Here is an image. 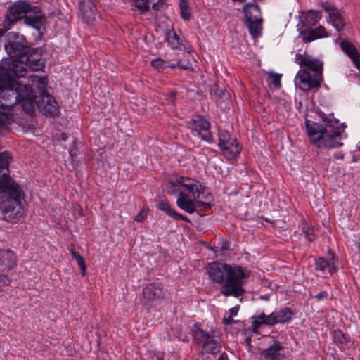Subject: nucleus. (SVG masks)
Segmentation results:
<instances>
[{
  "label": "nucleus",
  "mask_w": 360,
  "mask_h": 360,
  "mask_svg": "<svg viewBox=\"0 0 360 360\" xmlns=\"http://www.w3.org/2000/svg\"><path fill=\"white\" fill-rule=\"evenodd\" d=\"M281 75L271 72L269 74V83L272 84L276 88L281 86Z\"/></svg>",
  "instance_id": "7c9ffc66"
},
{
  "label": "nucleus",
  "mask_w": 360,
  "mask_h": 360,
  "mask_svg": "<svg viewBox=\"0 0 360 360\" xmlns=\"http://www.w3.org/2000/svg\"><path fill=\"white\" fill-rule=\"evenodd\" d=\"M300 36L304 43H309L314 40L328 37V34L322 25L316 28L308 27L299 31Z\"/></svg>",
  "instance_id": "4468645a"
},
{
  "label": "nucleus",
  "mask_w": 360,
  "mask_h": 360,
  "mask_svg": "<svg viewBox=\"0 0 360 360\" xmlns=\"http://www.w3.org/2000/svg\"><path fill=\"white\" fill-rule=\"evenodd\" d=\"M238 310H239V306H236L234 307L231 308L229 309V315L233 317L236 316Z\"/></svg>",
  "instance_id": "79ce46f5"
},
{
  "label": "nucleus",
  "mask_w": 360,
  "mask_h": 360,
  "mask_svg": "<svg viewBox=\"0 0 360 360\" xmlns=\"http://www.w3.org/2000/svg\"><path fill=\"white\" fill-rule=\"evenodd\" d=\"M24 57L23 63L26 70L27 68H30L32 70L37 71L43 67V63L38 53L33 52L29 55L25 54Z\"/></svg>",
  "instance_id": "aec40b11"
},
{
  "label": "nucleus",
  "mask_w": 360,
  "mask_h": 360,
  "mask_svg": "<svg viewBox=\"0 0 360 360\" xmlns=\"http://www.w3.org/2000/svg\"><path fill=\"white\" fill-rule=\"evenodd\" d=\"M358 248L360 250V238H359V244H358Z\"/></svg>",
  "instance_id": "5fc2aeb1"
},
{
  "label": "nucleus",
  "mask_w": 360,
  "mask_h": 360,
  "mask_svg": "<svg viewBox=\"0 0 360 360\" xmlns=\"http://www.w3.org/2000/svg\"><path fill=\"white\" fill-rule=\"evenodd\" d=\"M171 68V69H174V68H179V65H178V61L176 63H169L168 60L167 62V65H166V68Z\"/></svg>",
  "instance_id": "37998d69"
},
{
  "label": "nucleus",
  "mask_w": 360,
  "mask_h": 360,
  "mask_svg": "<svg viewBox=\"0 0 360 360\" xmlns=\"http://www.w3.org/2000/svg\"><path fill=\"white\" fill-rule=\"evenodd\" d=\"M356 148H357V149H358L359 150H360V142H359V144L357 145Z\"/></svg>",
  "instance_id": "8fccbe9b"
},
{
  "label": "nucleus",
  "mask_w": 360,
  "mask_h": 360,
  "mask_svg": "<svg viewBox=\"0 0 360 360\" xmlns=\"http://www.w3.org/2000/svg\"><path fill=\"white\" fill-rule=\"evenodd\" d=\"M219 360H228V359H227V357H226V354H223L220 356V358L219 359Z\"/></svg>",
  "instance_id": "49530a36"
},
{
  "label": "nucleus",
  "mask_w": 360,
  "mask_h": 360,
  "mask_svg": "<svg viewBox=\"0 0 360 360\" xmlns=\"http://www.w3.org/2000/svg\"><path fill=\"white\" fill-rule=\"evenodd\" d=\"M132 2V7L134 11H140L141 13L147 11L150 7V0H128Z\"/></svg>",
  "instance_id": "bb28decb"
},
{
  "label": "nucleus",
  "mask_w": 360,
  "mask_h": 360,
  "mask_svg": "<svg viewBox=\"0 0 360 360\" xmlns=\"http://www.w3.org/2000/svg\"><path fill=\"white\" fill-rule=\"evenodd\" d=\"M179 9L181 17L184 20H188L191 19V9L186 0H179Z\"/></svg>",
  "instance_id": "cd10ccee"
},
{
  "label": "nucleus",
  "mask_w": 360,
  "mask_h": 360,
  "mask_svg": "<svg viewBox=\"0 0 360 360\" xmlns=\"http://www.w3.org/2000/svg\"><path fill=\"white\" fill-rule=\"evenodd\" d=\"M339 349L349 355L354 349V342L349 336L339 333Z\"/></svg>",
  "instance_id": "b1692460"
},
{
  "label": "nucleus",
  "mask_w": 360,
  "mask_h": 360,
  "mask_svg": "<svg viewBox=\"0 0 360 360\" xmlns=\"http://www.w3.org/2000/svg\"><path fill=\"white\" fill-rule=\"evenodd\" d=\"M302 231L309 240L311 241L314 239V231L307 224L302 227Z\"/></svg>",
  "instance_id": "72a5a7b5"
},
{
  "label": "nucleus",
  "mask_w": 360,
  "mask_h": 360,
  "mask_svg": "<svg viewBox=\"0 0 360 360\" xmlns=\"http://www.w3.org/2000/svg\"><path fill=\"white\" fill-rule=\"evenodd\" d=\"M202 198H192V201L193 203L194 210L193 213L198 210H205L210 209L212 207L213 203L212 202V198L208 200L202 201Z\"/></svg>",
  "instance_id": "a878e982"
},
{
  "label": "nucleus",
  "mask_w": 360,
  "mask_h": 360,
  "mask_svg": "<svg viewBox=\"0 0 360 360\" xmlns=\"http://www.w3.org/2000/svg\"><path fill=\"white\" fill-rule=\"evenodd\" d=\"M283 348L278 342H275L269 348L261 352L262 356L266 360H281L283 356Z\"/></svg>",
  "instance_id": "a211bd4d"
},
{
  "label": "nucleus",
  "mask_w": 360,
  "mask_h": 360,
  "mask_svg": "<svg viewBox=\"0 0 360 360\" xmlns=\"http://www.w3.org/2000/svg\"><path fill=\"white\" fill-rule=\"evenodd\" d=\"M11 159L8 153H0V208L6 220L18 218L23 212L21 203L23 192L19 185L8 176Z\"/></svg>",
  "instance_id": "f03ea898"
},
{
  "label": "nucleus",
  "mask_w": 360,
  "mask_h": 360,
  "mask_svg": "<svg viewBox=\"0 0 360 360\" xmlns=\"http://www.w3.org/2000/svg\"><path fill=\"white\" fill-rule=\"evenodd\" d=\"M210 278L216 283H222L220 292L225 296L239 297L245 292L243 288L246 274L243 269L231 267L230 265L219 262L208 264L207 269Z\"/></svg>",
  "instance_id": "20e7f679"
},
{
  "label": "nucleus",
  "mask_w": 360,
  "mask_h": 360,
  "mask_svg": "<svg viewBox=\"0 0 360 360\" xmlns=\"http://www.w3.org/2000/svg\"><path fill=\"white\" fill-rule=\"evenodd\" d=\"M96 8L91 1L83 2L79 6V15L86 22H91L95 20Z\"/></svg>",
  "instance_id": "6ab92c4d"
},
{
  "label": "nucleus",
  "mask_w": 360,
  "mask_h": 360,
  "mask_svg": "<svg viewBox=\"0 0 360 360\" xmlns=\"http://www.w3.org/2000/svg\"><path fill=\"white\" fill-rule=\"evenodd\" d=\"M316 269L323 271L326 267L330 266V262L326 261L323 258L320 257L316 260Z\"/></svg>",
  "instance_id": "2f4dec72"
},
{
  "label": "nucleus",
  "mask_w": 360,
  "mask_h": 360,
  "mask_svg": "<svg viewBox=\"0 0 360 360\" xmlns=\"http://www.w3.org/2000/svg\"><path fill=\"white\" fill-rule=\"evenodd\" d=\"M167 62V60L158 58L155 60H153L151 61V64L155 68L164 69V68H166Z\"/></svg>",
  "instance_id": "473e14b6"
},
{
  "label": "nucleus",
  "mask_w": 360,
  "mask_h": 360,
  "mask_svg": "<svg viewBox=\"0 0 360 360\" xmlns=\"http://www.w3.org/2000/svg\"><path fill=\"white\" fill-rule=\"evenodd\" d=\"M327 295V293L326 292H319L316 297L318 298V299H321L323 297H325Z\"/></svg>",
  "instance_id": "a18cd8bd"
},
{
  "label": "nucleus",
  "mask_w": 360,
  "mask_h": 360,
  "mask_svg": "<svg viewBox=\"0 0 360 360\" xmlns=\"http://www.w3.org/2000/svg\"><path fill=\"white\" fill-rule=\"evenodd\" d=\"M339 46L342 51L352 60L354 66L360 71V53L356 46L348 39L339 37Z\"/></svg>",
  "instance_id": "ddd939ff"
},
{
  "label": "nucleus",
  "mask_w": 360,
  "mask_h": 360,
  "mask_svg": "<svg viewBox=\"0 0 360 360\" xmlns=\"http://www.w3.org/2000/svg\"><path fill=\"white\" fill-rule=\"evenodd\" d=\"M71 254L72 257L76 260L79 269L82 271V274L83 276L86 274V265L84 258L77 252L73 250H71Z\"/></svg>",
  "instance_id": "c756f323"
},
{
  "label": "nucleus",
  "mask_w": 360,
  "mask_h": 360,
  "mask_svg": "<svg viewBox=\"0 0 360 360\" xmlns=\"http://www.w3.org/2000/svg\"><path fill=\"white\" fill-rule=\"evenodd\" d=\"M262 299L268 300V297H267V296H263V297H262Z\"/></svg>",
  "instance_id": "603ef678"
},
{
  "label": "nucleus",
  "mask_w": 360,
  "mask_h": 360,
  "mask_svg": "<svg viewBox=\"0 0 360 360\" xmlns=\"http://www.w3.org/2000/svg\"><path fill=\"white\" fill-rule=\"evenodd\" d=\"M24 18L25 23L40 32L46 22L45 17L37 6H32L29 3L18 1L9 8L4 21V29H0V37L12 26L15 22Z\"/></svg>",
  "instance_id": "423d86ee"
},
{
  "label": "nucleus",
  "mask_w": 360,
  "mask_h": 360,
  "mask_svg": "<svg viewBox=\"0 0 360 360\" xmlns=\"http://www.w3.org/2000/svg\"><path fill=\"white\" fill-rule=\"evenodd\" d=\"M250 341H251V340H250V337H248V338H247L245 339V342H246V344H247L248 345H250Z\"/></svg>",
  "instance_id": "de8ad7c7"
},
{
  "label": "nucleus",
  "mask_w": 360,
  "mask_h": 360,
  "mask_svg": "<svg viewBox=\"0 0 360 360\" xmlns=\"http://www.w3.org/2000/svg\"><path fill=\"white\" fill-rule=\"evenodd\" d=\"M175 101V94L174 92H170L167 96V101L169 103L173 104Z\"/></svg>",
  "instance_id": "a19ab883"
},
{
  "label": "nucleus",
  "mask_w": 360,
  "mask_h": 360,
  "mask_svg": "<svg viewBox=\"0 0 360 360\" xmlns=\"http://www.w3.org/2000/svg\"><path fill=\"white\" fill-rule=\"evenodd\" d=\"M188 124L193 136L207 142L212 141V136L210 132V123L202 116H195Z\"/></svg>",
  "instance_id": "f8f14e48"
},
{
  "label": "nucleus",
  "mask_w": 360,
  "mask_h": 360,
  "mask_svg": "<svg viewBox=\"0 0 360 360\" xmlns=\"http://www.w3.org/2000/svg\"><path fill=\"white\" fill-rule=\"evenodd\" d=\"M325 10L328 15V20L330 21L335 27H338L337 10L330 5L325 6Z\"/></svg>",
  "instance_id": "c85d7f7f"
},
{
  "label": "nucleus",
  "mask_w": 360,
  "mask_h": 360,
  "mask_svg": "<svg viewBox=\"0 0 360 360\" xmlns=\"http://www.w3.org/2000/svg\"><path fill=\"white\" fill-rule=\"evenodd\" d=\"M157 360H162V358L161 356H158Z\"/></svg>",
  "instance_id": "3c124183"
},
{
  "label": "nucleus",
  "mask_w": 360,
  "mask_h": 360,
  "mask_svg": "<svg viewBox=\"0 0 360 360\" xmlns=\"http://www.w3.org/2000/svg\"><path fill=\"white\" fill-rule=\"evenodd\" d=\"M347 127V126L345 124V123H342L339 126V139H345L347 137V134H345L344 136L340 132V129H345Z\"/></svg>",
  "instance_id": "ea45409f"
},
{
  "label": "nucleus",
  "mask_w": 360,
  "mask_h": 360,
  "mask_svg": "<svg viewBox=\"0 0 360 360\" xmlns=\"http://www.w3.org/2000/svg\"><path fill=\"white\" fill-rule=\"evenodd\" d=\"M147 214H148V210H142L136 216L135 220L136 221H139V222L142 221L146 217Z\"/></svg>",
  "instance_id": "e433bc0d"
},
{
  "label": "nucleus",
  "mask_w": 360,
  "mask_h": 360,
  "mask_svg": "<svg viewBox=\"0 0 360 360\" xmlns=\"http://www.w3.org/2000/svg\"><path fill=\"white\" fill-rule=\"evenodd\" d=\"M305 125L311 142H321L326 148H333L338 146V120L333 115L323 118V124L306 120Z\"/></svg>",
  "instance_id": "6e6552de"
},
{
  "label": "nucleus",
  "mask_w": 360,
  "mask_h": 360,
  "mask_svg": "<svg viewBox=\"0 0 360 360\" xmlns=\"http://www.w3.org/2000/svg\"><path fill=\"white\" fill-rule=\"evenodd\" d=\"M292 316V311L287 307L273 312L269 315H265L262 313L259 316L252 318V330L253 332L257 333L258 328L263 324L273 326L277 323H285L290 321Z\"/></svg>",
  "instance_id": "9d476101"
},
{
  "label": "nucleus",
  "mask_w": 360,
  "mask_h": 360,
  "mask_svg": "<svg viewBox=\"0 0 360 360\" xmlns=\"http://www.w3.org/2000/svg\"><path fill=\"white\" fill-rule=\"evenodd\" d=\"M30 84L22 81L0 82V103L3 109L11 110L15 104L20 103L24 111L32 115L37 105L39 111L46 115L58 114V104L46 90L47 78L31 75Z\"/></svg>",
  "instance_id": "f257e3e1"
},
{
  "label": "nucleus",
  "mask_w": 360,
  "mask_h": 360,
  "mask_svg": "<svg viewBox=\"0 0 360 360\" xmlns=\"http://www.w3.org/2000/svg\"><path fill=\"white\" fill-rule=\"evenodd\" d=\"M319 11L309 10L303 12L300 16V21L297 24L296 27L298 31L314 26L321 18Z\"/></svg>",
  "instance_id": "2eb2a0df"
},
{
  "label": "nucleus",
  "mask_w": 360,
  "mask_h": 360,
  "mask_svg": "<svg viewBox=\"0 0 360 360\" xmlns=\"http://www.w3.org/2000/svg\"><path fill=\"white\" fill-rule=\"evenodd\" d=\"M179 68L191 70H192V65L189 61L184 59L178 60Z\"/></svg>",
  "instance_id": "c9c22d12"
},
{
  "label": "nucleus",
  "mask_w": 360,
  "mask_h": 360,
  "mask_svg": "<svg viewBox=\"0 0 360 360\" xmlns=\"http://www.w3.org/2000/svg\"><path fill=\"white\" fill-rule=\"evenodd\" d=\"M17 257L10 250H0V274H5L12 269L16 264Z\"/></svg>",
  "instance_id": "dca6fc26"
},
{
  "label": "nucleus",
  "mask_w": 360,
  "mask_h": 360,
  "mask_svg": "<svg viewBox=\"0 0 360 360\" xmlns=\"http://www.w3.org/2000/svg\"><path fill=\"white\" fill-rule=\"evenodd\" d=\"M338 20H339V32L341 30V27H343L345 25V22L343 21L342 18H341L340 15L339 14V18H338Z\"/></svg>",
  "instance_id": "c03bdc74"
},
{
  "label": "nucleus",
  "mask_w": 360,
  "mask_h": 360,
  "mask_svg": "<svg viewBox=\"0 0 360 360\" xmlns=\"http://www.w3.org/2000/svg\"><path fill=\"white\" fill-rule=\"evenodd\" d=\"M193 337L198 345L210 354L219 352L221 347V340L217 331L207 332L195 325L193 330Z\"/></svg>",
  "instance_id": "1a4fd4ad"
},
{
  "label": "nucleus",
  "mask_w": 360,
  "mask_h": 360,
  "mask_svg": "<svg viewBox=\"0 0 360 360\" xmlns=\"http://www.w3.org/2000/svg\"><path fill=\"white\" fill-rule=\"evenodd\" d=\"M169 193L178 194L177 206L184 211L193 214L194 210L192 198H202L204 200L211 198V194L207 192L200 182L186 176H176L169 180Z\"/></svg>",
  "instance_id": "39448f33"
},
{
  "label": "nucleus",
  "mask_w": 360,
  "mask_h": 360,
  "mask_svg": "<svg viewBox=\"0 0 360 360\" xmlns=\"http://www.w3.org/2000/svg\"><path fill=\"white\" fill-rule=\"evenodd\" d=\"M245 22L262 19L261 11L257 4H247L243 7Z\"/></svg>",
  "instance_id": "4be33fe9"
},
{
  "label": "nucleus",
  "mask_w": 360,
  "mask_h": 360,
  "mask_svg": "<svg viewBox=\"0 0 360 360\" xmlns=\"http://www.w3.org/2000/svg\"><path fill=\"white\" fill-rule=\"evenodd\" d=\"M10 115L7 112H0V127L6 126L9 123Z\"/></svg>",
  "instance_id": "f704fd0d"
},
{
  "label": "nucleus",
  "mask_w": 360,
  "mask_h": 360,
  "mask_svg": "<svg viewBox=\"0 0 360 360\" xmlns=\"http://www.w3.org/2000/svg\"><path fill=\"white\" fill-rule=\"evenodd\" d=\"M143 297L148 301L162 298L165 293L159 283H150L143 289Z\"/></svg>",
  "instance_id": "f3484780"
},
{
  "label": "nucleus",
  "mask_w": 360,
  "mask_h": 360,
  "mask_svg": "<svg viewBox=\"0 0 360 360\" xmlns=\"http://www.w3.org/2000/svg\"><path fill=\"white\" fill-rule=\"evenodd\" d=\"M8 37L10 39H13L5 46L9 57L0 61V82L3 84L9 80L17 81L12 76L22 77L26 75L23 59L24 56L30 52V47L23 36L12 32L8 34Z\"/></svg>",
  "instance_id": "7ed1b4c3"
},
{
  "label": "nucleus",
  "mask_w": 360,
  "mask_h": 360,
  "mask_svg": "<svg viewBox=\"0 0 360 360\" xmlns=\"http://www.w3.org/2000/svg\"><path fill=\"white\" fill-rule=\"evenodd\" d=\"M338 158H339V159H342V158H343V156H342V155H340L339 154Z\"/></svg>",
  "instance_id": "864d4df0"
},
{
  "label": "nucleus",
  "mask_w": 360,
  "mask_h": 360,
  "mask_svg": "<svg viewBox=\"0 0 360 360\" xmlns=\"http://www.w3.org/2000/svg\"><path fill=\"white\" fill-rule=\"evenodd\" d=\"M165 39L172 49H181L182 46L181 38L174 30H169L166 33Z\"/></svg>",
  "instance_id": "393cba45"
},
{
  "label": "nucleus",
  "mask_w": 360,
  "mask_h": 360,
  "mask_svg": "<svg viewBox=\"0 0 360 360\" xmlns=\"http://www.w3.org/2000/svg\"><path fill=\"white\" fill-rule=\"evenodd\" d=\"M340 132L342 133V134L343 136H344L345 134H347L345 132V129H340Z\"/></svg>",
  "instance_id": "09e8293b"
},
{
  "label": "nucleus",
  "mask_w": 360,
  "mask_h": 360,
  "mask_svg": "<svg viewBox=\"0 0 360 360\" xmlns=\"http://www.w3.org/2000/svg\"><path fill=\"white\" fill-rule=\"evenodd\" d=\"M296 62L302 68L296 74L295 85L304 91L317 89L323 79V63L310 56H297Z\"/></svg>",
  "instance_id": "0eeeda50"
},
{
  "label": "nucleus",
  "mask_w": 360,
  "mask_h": 360,
  "mask_svg": "<svg viewBox=\"0 0 360 360\" xmlns=\"http://www.w3.org/2000/svg\"><path fill=\"white\" fill-rule=\"evenodd\" d=\"M236 321L233 319V316L229 315V316H224L223 319V323L225 325H231Z\"/></svg>",
  "instance_id": "58836bf2"
},
{
  "label": "nucleus",
  "mask_w": 360,
  "mask_h": 360,
  "mask_svg": "<svg viewBox=\"0 0 360 360\" xmlns=\"http://www.w3.org/2000/svg\"><path fill=\"white\" fill-rule=\"evenodd\" d=\"M218 137L219 147L224 157L229 161L233 160L241 151L237 139L226 130H219Z\"/></svg>",
  "instance_id": "9b49d317"
},
{
  "label": "nucleus",
  "mask_w": 360,
  "mask_h": 360,
  "mask_svg": "<svg viewBox=\"0 0 360 360\" xmlns=\"http://www.w3.org/2000/svg\"><path fill=\"white\" fill-rule=\"evenodd\" d=\"M157 207L160 210L165 212L168 216L172 217L175 220L189 221L186 217L178 213L173 207H172L167 200L160 201L158 203Z\"/></svg>",
  "instance_id": "412c9836"
},
{
  "label": "nucleus",
  "mask_w": 360,
  "mask_h": 360,
  "mask_svg": "<svg viewBox=\"0 0 360 360\" xmlns=\"http://www.w3.org/2000/svg\"><path fill=\"white\" fill-rule=\"evenodd\" d=\"M250 34L253 38H257L262 33V18L245 22Z\"/></svg>",
  "instance_id": "5701e85b"
},
{
  "label": "nucleus",
  "mask_w": 360,
  "mask_h": 360,
  "mask_svg": "<svg viewBox=\"0 0 360 360\" xmlns=\"http://www.w3.org/2000/svg\"><path fill=\"white\" fill-rule=\"evenodd\" d=\"M10 283V280L4 274H0V288L8 285Z\"/></svg>",
  "instance_id": "4c0bfd02"
}]
</instances>
